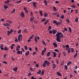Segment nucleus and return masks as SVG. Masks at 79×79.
<instances>
[{"mask_svg":"<svg viewBox=\"0 0 79 79\" xmlns=\"http://www.w3.org/2000/svg\"><path fill=\"white\" fill-rule=\"evenodd\" d=\"M7 56V55L6 54H5L4 55V58H6V56Z\"/></svg>","mask_w":79,"mask_h":79,"instance_id":"3c124183","label":"nucleus"},{"mask_svg":"<svg viewBox=\"0 0 79 79\" xmlns=\"http://www.w3.org/2000/svg\"><path fill=\"white\" fill-rule=\"evenodd\" d=\"M44 50V52H46V50H47V48H44V50Z\"/></svg>","mask_w":79,"mask_h":79,"instance_id":"5fc2aeb1","label":"nucleus"},{"mask_svg":"<svg viewBox=\"0 0 79 79\" xmlns=\"http://www.w3.org/2000/svg\"><path fill=\"white\" fill-rule=\"evenodd\" d=\"M31 79H36V78L34 77H32L31 78Z\"/></svg>","mask_w":79,"mask_h":79,"instance_id":"338daca9","label":"nucleus"},{"mask_svg":"<svg viewBox=\"0 0 79 79\" xmlns=\"http://www.w3.org/2000/svg\"><path fill=\"white\" fill-rule=\"evenodd\" d=\"M36 53H37V52H34L33 53L32 55L34 56V55H35V54H36Z\"/></svg>","mask_w":79,"mask_h":79,"instance_id":"864d4df0","label":"nucleus"},{"mask_svg":"<svg viewBox=\"0 0 79 79\" xmlns=\"http://www.w3.org/2000/svg\"><path fill=\"white\" fill-rule=\"evenodd\" d=\"M56 36L59 37H61V38H62V37H63V35L62 33L60 32L59 33L56 34Z\"/></svg>","mask_w":79,"mask_h":79,"instance_id":"f257e3e1","label":"nucleus"},{"mask_svg":"<svg viewBox=\"0 0 79 79\" xmlns=\"http://www.w3.org/2000/svg\"><path fill=\"white\" fill-rule=\"evenodd\" d=\"M68 53H70L71 52V48H69L68 49Z\"/></svg>","mask_w":79,"mask_h":79,"instance_id":"dca6fc26","label":"nucleus"},{"mask_svg":"<svg viewBox=\"0 0 79 79\" xmlns=\"http://www.w3.org/2000/svg\"><path fill=\"white\" fill-rule=\"evenodd\" d=\"M11 58L13 61H15V59H14V58H13V56L11 57Z\"/></svg>","mask_w":79,"mask_h":79,"instance_id":"0e129e2a","label":"nucleus"},{"mask_svg":"<svg viewBox=\"0 0 79 79\" xmlns=\"http://www.w3.org/2000/svg\"><path fill=\"white\" fill-rule=\"evenodd\" d=\"M44 2L45 5L47 6L48 5V3H47V2L46 0H44Z\"/></svg>","mask_w":79,"mask_h":79,"instance_id":"aec40b11","label":"nucleus"},{"mask_svg":"<svg viewBox=\"0 0 79 79\" xmlns=\"http://www.w3.org/2000/svg\"><path fill=\"white\" fill-rule=\"evenodd\" d=\"M31 16H33V12H31Z\"/></svg>","mask_w":79,"mask_h":79,"instance_id":"052dcab7","label":"nucleus"},{"mask_svg":"<svg viewBox=\"0 0 79 79\" xmlns=\"http://www.w3.org/2000/svg\"><path fill=\"white\" fill-rule=\"evenodd\" d=\"M29 51H27L26 53H25L26 56H27V55H29Z\"/></svg>","mask_w":79,"mask_h":79,"instance_id":"ddd939ff","label":"nucleus"},{"mask_svg":"<svg viewBox=\"0 0 79 79\" xmlns=\"http://www.w3.org/2000/svg\"><path fill=\"white\" fill-rule=\"evenodd\" d=\"M48 13H47L46 12L45 13L44 16H45V17H47V16H48Z\"/></svg>","mask_w":79,"mask_h":79,"instance_id":"4be33fe9","label":"nucleus"},{"mask_svg":"<svg viewBox=\"0 0 79 79\" xmlns=\"http://www.w3.org/2000/svg\"><path fill=\"white\" fill-rule=\"evenodd\" d=\"M49 33L50 34H52V30H50L49 31Z\"/></svg>","mask_w":79,"mask_h":79,"instance_id":"e2e57ef3","label":"nucleus"},{"mask_svg":"<svg viewBox=\"0 0 79 79\" xmlns=\"http://www.w3.org/2000/svg\"><path fill=\"white\" fill-rule=\"evenodd\" d=\"M20 51H18L17 52V54H18V55H19V54H20Z\"/></svg>","mask_w":79,"mask_h":79,"instance_id":"603ef678","label":"nucleus"},{"mask_svg":"<svg viewBox=\"0 0 79 79\" xmlns=\"http://www.w3.org/2000/svg\"><path fill=\"white\" fill-rule=\"evenodd\" d=\"M71 52H74V49L73 48H72L71 49Z\"/></svg>","mask_w":79,"mask_h":79,"instance_id":"a18cd8bd","label":"nucleus"},{"mask_svg":"<svg viewBox=\"0 0 79 79\" xmlns=\"http://www.w3.org/2000/svg\"><path fill=\"white\" fill-rule=\"evenodd\" d=\"M13 69L14 71H15V72H17V71H18V67H15V68Z\"/></svg>","mask_w":79,"mask_h":79,"instance_id":"0eeeda50","label":"nucleus"},{"mask_svg":"<svg viewBox=\"0 0 79 79\" xmlns=\"http://www.w3.org/2000/svg\"><path fill=\"white\" fill-rule=\"evenodd\" d=\"M57 74L59 76H62V75H61V73L58 72H57Z\"/></svg>","mask_w":79,"mask_h":79,"instance_id":"f8f14e48","label":"nucleus"},{"mask_svg":"<svg viewBox=\"0 0 79 79\" xmlns=\"http://www.w3.org/2000/svg\"><path fill=\"white\" fill-rule=\"evenodd\" d=\"M60 39H61V38H60L59 36L57 37L56 38V40L57 41V42H61V40H60Z\"/></svg>","mask_w":79,"mask_h":79,"instance_id":"7ed1b4c3","label":"nucleus"},{"mask_svg":"<svg viewBox=\"0 0 79 79\" xmlns=\"http://www.w3.org/2000/svg\"><path fill=\"white\" fill-rule=\"evenodd\" d=\"M21 0H20L19 1H17L16 2V3H21Z\"/></svg>","mask_w":79,"mask_h":79,"instance_id":"2f4dec72","label":"nucleus"},{"mask_svg":"<svg viewBox=\"0 0 79 79\" xmlns=\"http://www.w3.org/2000/svg\"><path fill=\"white\" fill-rule=\"evenodd\" d=\"M3 26H6V27H9L10 26V25L8 23H5L4 24H3Z\"/></svg>","mask_w":79,"mask_h":79,"instance_id":"20e7f679","label":"nucleus"},{"mask_svg":"<svg viewBox=\"0 0 79 79\" xmlns=\"http://www.w3.org/2000/svg\"><path fill=\"white\" fill-rule=\"evenodd\" d=\"M52 53H53V56L55 58L56 56V52H53Z\"/></svg>","mask_w":79,"mask_h":79,"instance_id":"9b49d317","label":"nucleus"},{"mask_svg":"<svg viewBox=\"0 0 79 79\" xmlns=\"http://www.w3.org/2000/svg\"><path fill=\"white\" fill-rule=\"evenodd\" d=\"M44 74V70H43L42 71V73L41 74V76H43Z\"/></svg>","mask_w":79,"mask_h":79,"instance_id":"393cba45","label":"nucleus"},{"mask_svg":"<svg viewBox=\"0 0 79 79\" xmlns=\"http://www.w3.org/2000/svg\"><path fill=\"white\" fill-rule=\"evenodd\" d=\"M4 9H5V10H6V9L8 8V6H6V5H4Z\"/></svg>","mask_w":79,"mask_h":79,"instance_id":"a878e982","label":"nucleus"},{"mask_svg":"<svg viewBox=\"0 0 79 79\" xmlns=\"http://www.w3.org/2000/svg\"><path fill=\"white\" fill-rule=\"evenodd\" d=\"M45 52H44V51L43 50L42 52V56H43V55H44V53Z\"/></svg>","mask_w":79,"mask_h":79,"instance_id":"79ce46f5","label":"nucleus"},{"mask_svg":"<svg viewBox=\"0 0 79 79\" xmlns=\"http://www.w3.org/2000/svg\"><path fill=\"white\" fill-rule=\"evenodd\" d=\"M10 3V1L9 0H7L6 2H4V3L6 4H7V3Z\"/></svg>","mask_w":79,"mask_h":79,"instance_id":"cd10ccee","label":"nucleus"},{"mask_svg":"<svg viewBox=\"0 0 79 79\" xmlns=\"http://www.w3.org/2000/svg\"><path fill=\"white\" fill-rule=\"evenodd\" d=\"M24 48L25 49V50H27V46L26 45L25 46H24Z\"/></svg>","mask_w":79,"mask_h":79,"instance_id":"58836bf2","label":"nucleus"},{"mask_svg":"<svg viewBox=\"0 0 79 79\" xmlns=\"http://www.w3.org/2000/svg\"><path fill=\"white\" fill-rule=\"evenodd\" d=\"M77 53H76L74 56V58H76V56H77Z\"/></svg>","mask_w":79,"mask_h":79,"instance_id":"473e14b6","label":"nucleus"},{"mask_svg":"<svg viewBox=\"0 0 79 79\" xmlns=\"http://www.w3.org/2000/svg\"><path fill=\"white\" fill-rule=\"evenodd\" d=\"M71 8H76V6L74 5H73L71 6Z\"/></svg>","mask_w":79,"mask_h":79,"instance_id":"49530a36","label":"nucleus"},{"mask_svg":"<svg viewBox=\"0 0 79 79\" xmlns=\"http://www.w3.org/2000/svg\"><path fill=\"white\" fill-rule=\"evenodd\" d=\"M42 43H43V44L44 45H46V44H45V42H44V40H42Z\"/></svg>","mask_w":79,"mask_h":79,"instance_id":"72a5a7b5","label":"nucleus"},{"mask_svg":"<svg viewBox=\"0 0 79 79\" xmlns=\"http://www.w3.org/2000/svg\"><path fill=\"white\" fill-rule=\"evenodd\" d=\"M66 21H67L68 24H69V22H70V20H69V19H66Z\"/></svg>","mask_w":79,"mask_h":79,"instance_id":"bb28decb","label":"nucleus"},{"mask_svg":"<svg viewBox=\"0 0 79 79\" xmlns=\"http://www.w3.org/2000/svg\"><path fill=\"white\" fill-rule=\"evenodd\" d=\"M65 47H67V48H69V45L67 44L66 45Z\"/></svg>","mask_w":79,"mask_h":79,"instance_id":"4d7b16f0","label":"nucleus"},{"mask_svg":"<svg viewBox=\"0 0 79 79\" xmlns=\"http://www.w3.org/2000/svg\"><path fill=\"white\" fill-rule=\"evenodd\" d=\"M34 17H31L30 18V21L31 22V21H32L34 20Z\"/></svg>","mask_w":79,"mask_h":79,"instance_id":"2eb2a0df","label":"nucleus"},{"mask_svg":"<svg viewBox=\"0 0 79 79\" xmlns=\"http://www.w3.org/2000/svg\"><path fill=\"white\" fill-rule=\"evenodd\" d=\"M18 38H15V42H18Z\"/></svg>","mask_w":79,"mask_h":79,"instance_id":"ea45409f","label":"nucleus"},{"mask_svg":"<svg viewBox=\"0 0 79 79\" xmlns=\"http://www.w3.org/2000/svg\"><path fill=\"white\" fill-rule=\"evenodd\" d=\"M51 26H49V27H48V31H50V30H51V29H52L51 28Z\"/></svg>","mask_w":79,"mask_h":79,"instance_id":"f704fd0d","label":"nucleus"},{"mask_svg":"<svg viewBox=\"0 0 79 79\" xmlns=\"http://www.w3.org/2000/svg\"><path fill=\"white\" fill-rule=\"evenodd\" d=\"M52 32V34H55L56 33V32H57V31L53 29Z\"/></svg>","mask_w":79,"mask_h":79,"instance_id":"6e6552de","label":"nucleus"},{"mask_svg":"<svg viewBox=\"0 0 79 79\" xmlns=\"http://www.w3.org/2000/svg\"><path fill=\"white\" fill-rule=\"evenodd\" d=\"M33 4L34 7L35 8H36V6H37V5L36 4V3H35V2H33Z\"/></svg>","mask_w":79,"mask_h":79,"instance_id":"9d476101","label":"nucleus"},{"mask_svg":"<svg viewBox=\"0 0 79 79\" xmlns=\"http://www.w3.org/2000/svg\"><path fill=\"white\" fill-rule=\"evenodd\" d=\"M35 40L36 42H37V36H35Z\"/></svg>","mask_w":79,"mask_h":79,"instance_id":"7c9ffc66","label":"nucleus"},{"mask_svg":"<svg viewBox=\"0 0 79 79\" xmlns=\"http://www.w3.org/2000/svg\"><path fill=\"white\" fill-rule=\"evenodd\" d=\"M21 16L22 18H24V13L22 12L21 14Z\"/></svg>","mask_w":79,"mask_h":79,"instance_id":"1a4fd4ad","label":"nucleus"},{"mask_svg":"<svg viewBox=\"0 0 79 79\" xmlns=\"http://www.w3.org/2000/svg\"><path fill=\"white\" fill-rule=\"evenodd\" d=\"M46 64H47L46 63H45L44 61V63L43 64V66H44V67H45V66H46Z\"/></svg>","mask_w":79,"mask_h":79,"instance_id":"e433bc0d","label":"nucleus"},{"mask_svg":"<svg viewBox=\"0 0 79 79\" xmlns=\"http://www.w3.org/2000/svg\"><path fill=\"white\" fill-rule=\"evenodd\" d=\"M48 23V20H47L46 21L44 22V25H46L47 23Z\"/></svg>","mask_w":79,"mask_h":79,"instance_id":"6ab92c4d","label":"nucleus"},{"mask_svg":"<svg viewBox=\"0 0 79 79\" xmlns=\"http://www.w3.org/2000/svg\"><path fill=\"white\" fill-rule=\"evenodd\" d=\"M69 32L70 33H71V32H72V29H71V27H69Z\"/></svg>","mask_w":79,"mask_h":79,"instance_id":"b1692460","label":"nucleus"},{"mask_svg":"<svg viewBox=\"0 0 79 79\" xmlns=\"http://www.w3.org/2000/svg\"><path fill=\"white\" fill-rule=\"evenodd\" d=\"M61 18L62 19H63V18H64V15H62V16H61Z\"/></svg>","mask_w":79,"mask_h":79,"instance_id":"774afa93","label":"nucleus"},{"mask_svg":"<svg viewBox=\"0 0 79 79\" xmlns=\"http://www.w3.org/2000/svg\"><path fill=\"white\" fill-rule=\"evenodd\" d=\"M53 66V69H54V68H56V65L55 64H53L52 65Z\"/></svg>","mask_w":79,"mask_h":79,"instance_id":"c85d7f7f","label":"nucleus"},{"mask_svg":"<svg viewBox=\"0 0 79 79\" xmlns=\"http://www.w3.org/2000/svg\"><path fill=\"white\" fill-rule=\"evenodd\" d=\"M35 50L36 52H38V48H37V47L35 48Z\"/></svg>","mask_w":79,"mask_h":79,"instance_id":"8fccbe9b","label":"nucleus"},{"mask_svg":"<svg viewBox=\"0 0 79 79\" xmlns=\"http://www.w3.org/2000/svg\"><path fill=\"white\" fill-rule=\"evenodd\" d=\"M59 24H61L62 23V20L60 19L59 20Z\"/></svg>","mask_w":79,"mask_h":79,"instance_id":"a211bd4d","label":"nucleus"},{"mask_svg":"<svg viewBox=\"0 0 79 79\" xmlns=\"http://www.w3.org/2000/svg\"><path fill=\"white\" fill-rule=\"evenodd\" d=\"M7 23H10V24H12L13 23L11 22V21H8V20H7V21L6 22Z\"/></svg>","mask_w":79,"mask_h":79,"instance_id":"c9c22d12","label":"nucleus"},{"mask_svg":"<svg viewBox=\"0 0 79 79\" xmlns=\"http://www.w3.org/2000/svg\"><path fill=\"white\" fill-rule=\"evenodd\" d=\"M53 10H54V11H56V8L55 7V6L53 7Z\"/></svg>","mask_w":79,"mask_h":79,"instance_id":"c756f323","label":"nucleus"},{"mask_svg":"<svg viewBox=\"0 0 79 79\" xmlns=\"http://www.w3.org/2000/svg\"><path fill=\"white\" fill-rule=\"evenodd\" d=\"M44 63H46V64H47V66H49L50 64L49 62L47 60H45L44 61Z\"/></svg>","mask_w":79,"mask_h":79,"instance_id":"39448f33","label":"nucleus"},{"mask_svg":"<svg viewBox=\"0 0 79 79\" xmlns=\"http://www.w3.org/2000/svg\"><path fill=\"white\" fill-rule=\"evenodd\" d=\"M53 23L54 24H55L56 25H59V23L57 22L56 21V20H53Z\"/></svg>","mask_w":79,"mask_h":79,"instance_id":"423d86ee","label":"nucleus"},{"mask_svg":"<svg viewBox=\"0 0 79 79\" xmlns=\"http://www.w3.org/2000/svg\"><path fill=\"white\" fill-rule=\"evenodd\" d=\"M31 74H32L31 73H28V76H31Z\"/></svg>","mask_w":79,"mask_h":79,"instance_id":"13d9d810","label":"nucleus"},{"mask_svg":"<svg viewBox=\"0 0 79 79\" xmlns=\"http://www.w3.org/2000/svg\"><path fill=\"white\" fill-rule=\"evenodd\" d=\"M15 9H14L13 11H12V13H15Z\"/></svg>","mask_w":79,"mask_h":79,"instance_id":"09e8293b","label":"nucleus"},{"mask_svg":"<svg viewBox=\"0 0 79 79\" xmlns=\"http://www.w3.org/2000/svg\"><path fill=\"white\" fill-rule=\"evenodd\" d=\"M21 32V30H19V31H18L19 34H20Z\"/></svg>","mask_w":79,"mask_h":79,"instance_id":"bf43d9fd","label":"nucleus"},{"mask_svg":"<svg viewBox=\"0 0 79 79\" xmlns=\"http://www.w3.org/2000/svg\"><path fill=\"white\" fill-rule=\"evenodd\" d=\"M75 21L77 22V23L78 22V18L77 17L76 19H75Z\"/></svg>","mask_w":79,"mask_h":79,"instance_id":"c03bdc74","label":"nucleus"},{"mask_svg":"<svg viewBox=\"0 0 79 79\" xmlns=\"http://www.w3.org/2000/svg\"><path fill=\"white\" fill-rule=\"evenodd\" d=\"M54 51L56 52H58V50L57 49H55Z\"/></svg>","mask_w":79,"mask_h":79,"instance_id":"de8ad7c7","label":"nucleus"},{"mask_svg":"<svg viewBox=\"0 0 79 79\" xmlns=\"http://www.w3.org/2000/svg\"><path fill=\"white\" fill-rule=\"evenodd\" d=\"M56 60V62L57 64H58V63H59V62H58L59 61L58 60Z\"/></svg>","mask_w":79,"mask_h":79,"instance_id":"680f3d73","label":"nucleus"},{"mask_svg":"<svg viewBox=\"0 0 79 79\" xmlns=\"http://www.w3.org/2000/svg\"><path fill=\"white\" fill-rule=\"evenodd\" d=\"M51 54V52H48L47 54V56H50Z\"/></svg>","mask_w":79,"mask_h":79,"instance_id":"412c9836","label":"nucleus"},{"mask_svg":"<svg viewBox=\"0 0 79 79\" xmlns=\"http://www.w3.org/2000/svg\"><path fill=\"white\" fill-rule=\"evenodd\" d=\"M65 70H68V66L66 65L65 66Z\"/></svg>","mask_w":79,"mask_h":79,"instance_id":"37998d69","label":"nucleus"},{"mask_svg":"<svg viewBox=\"0 0 79 79\" xmlns=\"http://www.w3.org/2000/svg\"><path fill=\"white\" fill-rule=\"evenodd\" d=\"M53 44L54 45V46L55 47H57L58 46H57V44H56V43H53Z\"/></svg>","mask_w":79,"mask_h":79,"instance_id":"4468645a","label":"nucleus"},{"mask_svg":"<svg viewBox=\"0 0 79 79\" xmlns=\"http://www.w3.org/2000/svg\"><path fill=\"white\" fill-rule=\"evenodd\" d=\"M45 21V18H43L42 20H41V21L42 22H44V21Z\"/></svg>","mask_w":79,"mask_h":79,"instance_id":"a19ab883","label":"nucleus"},{"mask_svg":"<svg viewBox=\"0 0 79 79\" xmlns=\"http://www.w3.org/2000/svg\"><path fill=\"white\" fill-rule=\"evenodd\" d=\"M39 13L41 16H42V15H43V13H42V11H39Z\"/></svg>","mask_w":79,"mask_h":79,"instance_id":"5701e85b","label":"nucleus"},{"mask_svg":"<svg viewBox=\"0 0 79 79\" xmlns=\"http://www.w3.org/2000/svg\"><path fill=\"white\" fill-rule=\"evenodd\" d=\"M4 50H5V51L6 50H8V48H7V47H5L4 48Z\"/></svg>","mask_w":79,"mask_h":79,"instance_id":"4c0bfd02","label":"nucleus"},{"mask_svg":"<svg viewBox=\"0 0 79 79\" xmlns=\"http://www.w3.org/2000/svg\"><path fill=\"white\" fill-rule=\"evenodd\" d=\"M23 38V35L22 34H19V37H18V39L19 41H21L22 40V38Z\"/></svg>","mask_w":79,"mask_h":79,"instance_id":"f03ea898","label":"nucleus"},{"mask_svg":"<svg viewBox=\"0 0 79 79\" xmlns=\"http://www.w3.org/2000/svg\"><path fill=\"white\" fill-rule=\"evenodd\" d=\"M42 72H41V70H39L38 72L37 73L38 74H40Z\"/></svg>","mask_w":79,"mask_h":79,"instance_id":"f3484780","label":"nucleus"},{"mask_svg":"<svg viewBox=\"0 0 79 79\" xmlns=\"http://www.w3.org/2000/svg\"><path fill=\"white\" fill-rule=\"evenodd\" d=\"M3 63H4V64H7V62L5 61L3 62Z\"/></svg>","mask_w":79,"mask_h":79,"instance_id":"69168bd1","label":"nucleus"},{"mask_svg":"<svg viewBox=\"0 0 79 79\" xmlns=\"http://www.w3.org/2000/svg\"><path fill=\"white\" fill-rule=\"evenodd\" d=\"M30 71H33L32 68L31 67H30Z\"/></svg>","mask_w":79,"mask_h":79,"instance_id":"6e6d98bb","label":"nucleus"}]
</instances>
